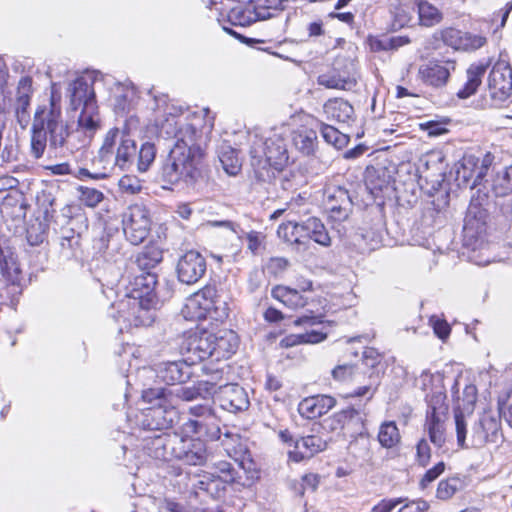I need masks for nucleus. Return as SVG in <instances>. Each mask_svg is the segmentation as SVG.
<instances>
[{"label":"nucleus","instance_id":"nucleus-53","mask_svg":"<svg viewBox=\"0 0 512 512\" xmlns=\"http://www.w3.org/2000/svg\"><path fill=\"white\" fill-rule=\"evenodd\" d=\"M205 420L206 417L204 416H192L182 424L180 432L186 436L192 435L201 438L203 437Z\"/></svg>","mask_w":512,"mask_h":512},{"label":"nucleus","instance_id":"nucleus-47","mask_svg":"<svg viewBox=\"0 0 512 512\" xmlns=\"http://www.w3.org/2000/svg\"><path fill=\"white\" fill-rule=\"evenodd\" d=\"M462 489L463 481L459 477H448L438 483L435 497L441 501H448Z\"/></svg>","mask_w":512,"mask_h":512},{"label":"nucleus","instance_id":"nucleus-24","mask_svg":"<svg viewBox=\"0 0 512 512\" xmlns=\"http://www.w3.org/2000/svg\"><path fill=\"white\" fill-rule=\"evenodd\" d=\"M175 432H161L149 437H143L144 450L151 458L160 461L172 460Z\"/></svg>","mask_w":512,"mask_h":512},{"label":"nucleus","instance_id":"nucleus-27","mask_svg":"<svg viewBox=\"0 0 512 512\" xmlns=\"http://www.w3.org/2000/svg\"><path fill=\"white\" fill-rule=\"evenodd\" d=\"M326 446L327 442L322 437L308 435L295 441L294 449L289 451V458L294 462H300L325 450Z\"/></svg>","mask_w":512,"mask_h":512},{"label":"nucleus","instance_id":"nucleus-41","mask_svg":"<svg viewBox=\"0 0 512 512\" xmlns=\"http://www.w3.org/2000/svg\"><path fill=\"white\" fill-rule=\"evenodd\" d=\"M365 186L368 192L377 199L389 190L390 184L384 172L381 175L376 170H368L365 177Z\"/></svg>","mask_w":512,"mask_h":512},{"label":"nucleus","instance_id":"nucleus-10","mask_svg":"<svg viewBox=\"0 0 512 512\" xmlns=\"http://www.w3.org/2000/svg\"><path fill=\"white\" fill-rule=\"evenodd\" d=\"M122 223L125 237L133 245L141 244L149 235L151 218L148 209L142 204L129 206Z\"/></svg>","mask_w":512,"mask_h":512},{"label":"nucleus","instance_id":"nucleus-52","mask_svg":"<svg viewBox=\"0 0 512 512\" xmlns=\"http://www.w3.org/2000/svg\"><path fill=\"white\" fill-rule=\"evenodd\" d=\"M493 191L496 196H506L512 192V165L499 173L493 182Z\"/></svg>","mask_w":512,"mask_h":512},{"label":"nucleus","instance_id":"nucleus-36","mask_svg":"<svg viewBox=\"0 0 512 512\" xmlns=\"http://www.w3.org/2000/svg\"><path fill=\"white\" fill-rule=\"evenodd\" d=\"M137 97L136 88L132 84H115L113 106L116 113H125L133 106Z\"/></svg>","mask_w":512,"mask_h":512},{"label":"nucleus","instance_id":"nucleus-54","mask_svg":"<svg viewBox=\"0 0 512 512\" xmlns=\"http://www.w3.org/2000/svg\"><path fill=\"white\" fill-rule=\"evenodd\" d=\"M156 156V148L154 144L145 142L142 144L138 155V170L146 172L153 163Z\"/></svg>","mask_w":512,"mask_h":512},{"label":"nucleus","instance_id":"nucleus-19","mask_svg":"<svg viewBox=\"0 0 512 512\" xmlns=\"http://www.w3.org/2000/svg\"><path fill=\"white\" fill-rule=\"evenodd\" d=\"M324 206L333 219L342 221L348 217L352 201L346 189L333 186L324 192Z\"/></svg>","mask_w":512,"mask_h":512},{"label":"nucleus","instance_id":"nucleus-64","mask_svg":"<svg viewBox=\"0 0 512 512\" xmlns=\"http://www.w3.org/2000/svg\"><path fill=\"white\" fill-rule=\"evenodd\" d=\"M430 505L426 500L418 499L406 502L398 512H426Z\"/></svg>","mask_w":512,"mask_h":512},{"label":"nucleus","instance_id":"nucleus-11","mask_svg":"<svg viewBox=\"0 0 512 512\" xmlns=\"http://www.w3.org/2000/svg\"><path fill=\"white\" fill-rule=\"evenodd\" d=\"M172 459L187 465H203L208 458L206 444L201 438L175 433Z\"/></svg>","mask_w":512,"mask_h":512},{"label":"nucleus","instance_id":"nucleus-22","mask_svg":"<svg viewBox=\"0 0 512 512\" xmlns=\"http://www.w3.org/2000/svg\"><path fill=\"white\" fill-rule=\"evenodd\" d=\"M157 284L156 274L150 271L140 270L126 286L125 296L135 297L136 299L150 300L157 303L155 287Z\"/></svg>","mask_w":512,"mask_h":512},{"label":"nucleus","instance_id":"nucleus-37","mask_svg":"<svg viewBox=\"0 0 512 512\" xmlns=\"http://www.w3.org/2000/svg\"><path fill=\"white\" fill-rule=\"evenodd\" d=\"M272 297L291 309L303 308L307 304V298L304 297L298 289L287 286H276L272 289Z\"/></svg>","mask_w":512,"mask_h":512},{"label":"nucleus","instance_id":"nucleus-28","mask_svg":"<svg viewBox=\"0 0 512 512\" xmlns=\"http://www.w3.org/2000/svg\"><path fill=\"white\" fill-rule=\"evenodd\" d=\"M231 484V478H220L216 473H205L198 480H196L192 487L195 492L203 491L210 495L212 498H219L223 495L227 485Z\"/></svg>","mask_w":512,"mask_h":512},{"label":"nucleus","instance_id":"nucleus-45","mask_svg":"<svg viewBox=\"0 0 512 512\" xmlns=\"http://www.w3.org/2000/svg\"><path fill=\"white\" fill-rule=\"evenodd\" d=\"M163 259V252L156 246L145 247L137 256L136 263L140 270L150 271Z\"/></svg>","mask_w":512,"mask_h":512},{"label":"nucleus","instance_id":"nucleus-44","mask_svg":"<svg viewBox=\"0 0 512 512\" xmlns=\"http://www.w3.org/2000/svg\"><path fill=\"white\" fill-rule=\"evenodd\" d=\"M326 339V334L320 331L311 330L302 334H290L285 336L280 345L284 348L294 347L299 344H316Z\"/></svg>","mask_w":512,"mask_h":512},{"label":"nucleus","instance_id":"nucleus-8","mask_svg":"<svg viewBox=\"0 0 512 512\" xmlns=\"http://www.w3.org/2000/svg\"><path fill=\"white\" fill-rule=\"evenodd\" d=\"M221 373L222 371L217 369L214 375H212L211 380L206 381V384L209 385L207 391L214 394L221 408L228 412L236 413L247 410L250 401L243 387L235 383L217 386L216 380L221 378Z\"/></svg>","mask_w":512,"mask_h":512},{"label":"nucleus","instance_id":"nucleus-31","mask_svg":"<svg viewBox=\"0 0 512 512\" xmlns=\"http://www.w3.org/2000/svg\"><path fill=\"white\" fill-rule=\"evenodd\" d=\"M216 338L213 341L214 360L219 361L221 359L229 358L235 353L238 347V337L231 330H220L214 333Z\"/></svg>","mask_w":512,"mask_h":512},{"label":"nucleus","instance_id":"nucleus-38","mask_svg":"<svg viewBox=\"0 0 512 512\" xmlns=\"http://www.w3.org/2000/svg\"><path fill=\"white\" fill-rule=\"evenodd\" d=\"M78 126L86 135L92 137L100 128V116L97 103H88L87 107L80 109Z\"/></svg>","mask_w":512,"mask_h":512},{"label":"nucleus","instance_id":"nucleus-34","mask_svg":"<svg viewBox=\"0 0 512 512\" xmlns=\"http://www.w3.org/2000/svg\"><path fill=\"white\" fill-rule=\"evenodd\" d=\"M487 67L488 64L485 62L474 63L469 66L467 69V81L463 88L457 92L459 98L466 99L476 93Z\"/></svg>","mask_w":512,"mask_h":512},{"label":"nucleus","instance_id":"nucleus-3","mask_svg":"<svg viewBox=\"0 0 512 512\" xmlns=\"http://www.w3.org/2000/svg\"><path fill=\"white\" fill-rule=\"evenodd\" d=\"M250 154L255 178L261 183H271L288 162L285 140L277 134L253 142Z\"/></svg>","mask_w":512,"mask_h":512},{"label":"nucleus","instance_id":"nucleus-51","mask_svg":"<svg viewBox=\"0 0 512 512\" xmlns=\"http://www.w3.org/2000/svg\"><path fill=\"white\" fill-rule=\"evenodd\" d=\"M345 414L347 415L345 429L352 433L362 434L365 430V414L352 407L346 408Z\"/></svg>","mask_w":512,"mask_h":512},{"label":"nucleus","instance_id":"nucleus-39","mask_svg":"<svg viewBox=\"0 0 512 512\" xmlns=\"http://www.w3.org/2000/svg\"><path fill=\"white\" fill-rule=\"evenodd\" d=\"M447 418L426 417L424 430L428 434L430 442L437 448H442L446 442Z\"/></svg>","mask_w":512,"mask_h":512},{"label":"nucleus","instance_id":"nucleus-4","mask_svg":"<svg viewBox=\"0 0 512 512\" xmlns=\"http://www.w3.org/2000/svg\"><path fill=\"white\" fill-rule=\"evenodd\" d=\"M148 403L157 401L153 406L144 408L134 417L135 425L143 431H160L172 427L177 419V410L168 399L164 388H150L143 392Z\"/></svg>","mask_w":512,"mask_h":512},{"label":"nucleus","instance_id":"nucleus-21","mask_svg":"<svg viewBox=\"0 0 512 512\" xmlns=\"http://www.w3.org/2000/svg\"><path fill=\"white\" fill-rule=\"evenodd\" d=\"M156 378L168 385L185 382L191 375L190 363L184 360L165 361L158 363L153 368Z\"/></svg>","mask_w":512,"mask_h":512},{"label":"nucleus","instance_id":"nucleus-13","mask_svg":"<svg viewBox=\"0 0 512 512\" xmlns=\"http://www.w3.org/2000/svg\"><path fill=\"white\" fill-rule=\"evenodd\" d=\"M214 333L202 330L190 334L182 345V353L190 365L197 364L209 358L214 359Z\"/></svg>","mask_w":512,"mask_h":512},{"label":"nucleus","instance_id":"nucleus-25","mask_svg":"<svg viewBox=\"0 0 512 512\" xmlns=\"http://www.w3.org/2000/svg\"><path fill=\"white\" fill-rule=\"evenodd\" d=\"M32 94V78L29 76L22 77L18 82L14 103L15 116L22 128H26L30 121L29 106Z\"/></svg>","mask_w":512,"mask_h":512},{"label":"nucleus","instance_id":"nucleus-5","mask_svg":"<svg viewBox=\"0 0 512 512\" xmlns=\"http://www.w3.org/2000/svg\"><path fill=\"white\" fill-rule=\"evenodd\" d=\"M136 153V143L125 131L118 128L110 129L99 149L98 161L103 170H114L115 167L124 170L130 166Z\"/></svg>","mask_w":512,"mask_h":512},{"label":"nucleus","instance_id":"nucleus-15","mask_svg":"<svg viewBox=\"0 0 512 512\" xmlns=\"http://www.w3.org/2000/svg\"><path fill=\"white\" fill-rule=\"evenodd\" d=\"M456 69V62L451 59H431L419 66L418 78L433 88L444 87L450 75Z\"/></svg>","mask_w":512,"mask_h":512},{"label":"nucleus","instance_id":"nucleus-6","mask_svg":"<svg viewBox=\"0 0 512 512\" xmlns=\"http://www.w3.org/2000/svg\"><path fill=\"white\" fill-rule=\"evenodd\" d=\"M228 305L217 295L216 289L206 286L187 298L182 314L189 320H205L223 322L228 318Z\"/></svg>","mask_w":512,"mask_h":512},{"label":"nucleus","instance_id":"nucleus-40","mask_svg":"<svg viewBox=\"0 0 512 512\" xmlns=\"http://www.w3.org/2000/svg\"><path fill=\"white\" fill-rule=\"evenodd\" d=\"M417 11L420 24L425 27L435 26L443 19V13L426 0H417Z\"/></svg>","mask_w":512,"mask_h":512},{"label":"nucleus","instance_id":"nucleus-20","mask_svg":"<svg viewBox=\"0 0 512 512\" xmlns=\"http://www.w3.org/2000/svg\"><path fill=\"white\" fill-rule=\"evenodd\" d=\"M318 84L329 89H338L350 91L357 85L355 65L348 61L345 70L340 71L337 68L318 76Z\"/></svg>","mask_w":512,"mask_h":512},{"label":"nucleus","instance_id":"nucleus-62","mask_svg":"<svg viewBox=\"0 0 512 512\" xmlns=\"http://www.w3.org/2000/svg\"><path fill=\"white\" fill-rule=\"evenodd\" d=\"M355 369V366L352 364L337 365L331 371V375L335 381L345 382L350 380L354 376Z\"/></svg>","mask_w":512,"mask_h":512},{"label":"nucleus","instance_id":"nucleus-35","mask_svg":"<svg viewBox=\"0 0 512 512\" xmlns=\"http://www.w3.org/2000/svg\"><path fill=\"white\" fill-rule=\"evenodd\" d=\"M302 222L298 223L292 220H289L285 223H282L277 229V235L283 241L293 245L297 250L306 249L307 241L303 238V232L301 230Z\"/></svg>","mask_w":512,"mask_h":512},{"label":"nucleus","instance_id":"nucleus-26","mask_svg":"<svg viewBox=\"0 0 512 512\" xmlns=\"http://www.w3.org/2000/svg\"><path fill=\"white\" fill-rule=\"evenodd\" d=\"M335 404L336 400L329 395L310 396L300 401L298 412L306 419H316L326 414Z\"/></svg>","mask_w":512,"mask_h":512},{"label":"nucleus","instance_id":"nucleus-30","mask_svg":"<svg viewBox=\"0 0 512 512\" xmlns=\"http://www.w3.org/2000/svg\"><path fill=\"white\" fill-rule=\"evenodd\" d=\"M191 416L206 417L204 424L203 436L210 440H219L221 437L220 420L214 413L213 409L208 405H195L189 408Z\"/></svg>","mask_w":512,"mask_h":512},{"label":"nucleus","instance_id":"nucleus-42","mask_svg":"<svg viewBox=\"0 0 512 512\" xmlns=\"http://www.w3.org/2000/svg\"><path fill=\"white\" fill-rule=\"evenodd\" d=\"M219 161L224 171L231 176L237 175L241 170V160L237 150L230 146H222L219 150Z\"/></svg>","mask_w":512,"mask_h":512},{"label":"nucleus","instance_id":"nucleus-48","mask_svg":"<svg viewBox=\"0 0 512 512\" xmlns=\"http://www.w3.org/2000/svg\"><path fill=\"white\" fill-rule=\"evenodd\" d=\"M463 230L471 237L481 234L485 230L484 213L480 210L475 212L474 208H470L464 220Z\"/></svg>","mask_w":512,"mask_h":512},{"label":"nucleus","instance_id":"nucleus-55","mask_svg":"<svg viewBox=\"0 0 512 512\" xmlns=\"http://www.w3.org/2000/svg\"><path fill=\"white\" fill-rule=\"evenodd\" d=\"M487 43L486 37L463 31L460 51H475Z\"/></svg>","mask_w":512,"mask_h":512},{"label":"nucleus","instance_id":"nucleus-23","mask_svg":"<svg viewBox=\"0 0 512 512\" xmlns=\"http://www.w3.org/2000/svg\"><path fill=\"white\" fill-rule=\"evenodd\" d=\"M93 84V78L81 76L69 85L70 106L73 110L87 107L90 102L97 103Z\"/></svg>","mask_w":512,"mask_h":512},{"label":"nucleus","instance_id":"nucleus-14","mask_svg":"<svg viewBox=\"0 0 512 512\" xmlns=\"http://www.w3.org/2000/svg\"><path fill=\"white\" fill-rule=\"evenodd\" d=\"M297 118L301 125L292 131V143L302 155L313 156L318 146L319 120L308 114H299Z\"/></svg>","mask_w":512,"mask_h":512},{"label":"nucleus","instance_id":"nucleus-46","mask_svg":"<svg viewBox=\"0 0 512 512\" xmlns=\"http://www.w3.org/2000/svg\"><path fill=\"white\" fill-rule=\"evenodd\" d=\"M400 433L394 421L381 424L378 432V441L384 448H392L400 442Z\"/></svg>","mask_w":512,"mask_h":512},{"label":"nucleus","instance_id":"nucleus-16","mask_svg":"<svg viewBox=\"0 0 512 512\" xmlns=\"http://www.w3.org/2000/svg\"><path fill=\"white\" fill-rule=\"evenodd\" d=\"M490 97L497 103L506 101L512 93V68L504 61L495 63L488 75Z\"/></svg>","mask_w":512,"mask_h":512},{"label":"nucleus","instance_id":"nucleus-1","mask_svg":"<svg viewBox=\"0 0 512 512\" xmlns=\"http://www.w3.org/2000/svg\"><path fill=\"white\" fill-rule=\"evenodd\" d=\"M205 119L201 113L170 114L161 129L173 135L175 144L162 166L161 177L170 184L193 183L200 176L203 150L200 145Z\"/></svg>","mask_w":512,"mask_h":512},{"label":"nucleus","instance_id":"nucleus-18","mask_svg":"<svg viewBox=\"0 0 512 512\" xmlns=\"http://www.w3.org/2000/svg\"><path fill=\"white\" fill-rule=\"evenodd\" d=\"M272 16L271 12L262 6L261 0H250L245 4H238L228 12V22L233 26H248L252 23L265 20Z\"/></svg>","mask_w":512,"mask_h":512},{"label":"nucleus","instance_id":"nucleus-32","mask_svg":"<svg viewBox=\"0 0 512 512\" xmlns=\"http://www.w3.org/2000/svg\"><path fill=\"white\" fill-rule=\"evenodd\" d=\"M491 163L492 157L489 153L485 155L480 165L478 158L472 155L465 156L461 163L463 178L466 180L474 178L473 185L478 184L486 175Z\"/></svg>","mask_w":512,"mask_h":512},{"label":"nucleus","instance_id":"nucleus-43","mask_svg":"<svg viewBox=\"0 0 512 512\" xmlns=\"http://www.w3.org/2000/svg\"><path fill=\"white\" fill-rule=\"evenodd\" d=\"M446 395L441 390H437L426 396L427 411L426 417L447 418L448 405L445 402Z\"/></svg>","mask_w":512,"mask_h":512},{"label":"nucleus","instance_id":"nucleus-2","mask_svg":"<svg viewBox=\"0 0 512 512\" xmlns=\"http://www.w3.org/2000/svg\"><path fill=\"white\" fill-rule=\"evenodd\" d=\"M70 131L61 110V94L53 84L48 103L37 107L31 126V154L39 159L47 145L57 151L65 147Z\"/></svg>","mask_w":512,"mask_h":512},{"label":"nucleus","instance_id":"nucleus-49","mask_svg":"<svg viewBox=\"0 0 512 512\" xmlns=\"http://www.w3.org/2000/svg\"><path fill=\"white\" fill-rule=\"evenodd\" d=\"M463 31L455 27H445L434 32L433 38L442 41L444 45L460 50Z\"/></svg>","mask_w":512,"mask_h":512},{"label":"nucleus","instance_id":"nucleus-29","mask_svg":"<svg viewBox=\"0 0 512 512\" xmlns=\"http://www.w3.org/2000/svg\"><path fill=\"white\" fill-rule=\"evenodd\" d=\"M303 238L307 242L313 240L315 243L323 246L330 247L332 239L322 221L316 217H310L302 221Z\"/></svg>","mask_w":512,"mask_h":512},{"label":"nucleus","instance_id":"nucleus-50","mask_svg":"<svg viewBox=\"0 0 512 512\" xmlns=\"http://www.w3.org/2000/svg\"><path fill=\"white\" fill-rule=\"evenodd\" d=\"M318 128L320 129L321 135L325 142L332 145L333 147L341 149L347 144L348 137L335 127L319 121Z\"/></svg>","mask_w":512,"mask_h":512},{"label":"nucleus","instance_id":"nucleus-12","mask_svg":"<svg viewBox=\"0 0 512 512\" xmlns=\"http://www.w3.org/2000/svg\"><path fill=\"white\" fill-rule=\"evenodd\" d=\"M477 401V388L473 384L466 385L462 397L457 398V406L454 410L457 444L459 447H467L468 418H470Z\"/></svg>","mask_w":512,"mask_h":512},{"label":"nucleus","instance_id":"nucleus-58","mask_svg":"<svg viewBox=\"0 0 512 512\" xmlns=\"http://www.w3.org/2000/svg\"><path fill=\"white\" fill-rule=\"evenodd\" d=\"M214 471L212 473H216L218 477L224 479V478H231V484L236 481L237 478V471L235 470L232 463L227 461H219L214 464L213 467Z\"/></svg>","mask_w":512,"mask_h":512},{"label":"nucleus","instance_id":"nucleus-59","mask_svg":"<svg viewBox=\"0 0 512 512\" xmlns=\"http://www.w3.org/2000/svg\"><path fill=\"white\" fill-rule=\"evenodd\" d=\"M445 471V463L438 462L431 469L427 470L419 482L422 490L426 489L430 483L435 481Z\"/></svg>","mask_w":512,"mask_h":512},{"label":"nucleus","instance_id":"nucleus-7","mask_svg":"<svg viewBox=\"0 0 512 512\" xmlns=\"http://www.w3.org/2000/svg\"><path fill=\"white\" fill-rule=\"evenodd\" d=\"M156 304L150 300L125 296L112 305L111 316L118 324V330L121 333L133 327L149 326L154 321Z\"/></svg>","mask_w":512,"mask_h":512},{"label":"nucleus","instance_id":"nucleus-61","mask_svg":"<svg viewBox=\"0 0 512 512\" xmlns=\"http://www.w3.org/2000/svg\"><path fill=\"white\" fill-rule=\"evenodd\" d=\"M45 228L41 222L32 224L27 229V241L32 246H37L45 240Z\"/></svg>","mask_w":512,"mask_h":512},{"label":"nucleus","instance_id":"nucleus-56","mask_svg":"<svg viewBox=\"0 0 512 512\" xmlns=\"http://www.w3.org/2000/svg\"><path fill=\"white\" fill-rule=\"evenodd\" d=\"M80 200L88 207H96L103 199L104 195L101 191L86 186H79Z\"/></svg>","mask_w":512,"mask_h":512},{"label":"nucleus","instance_id":"nucleus-9","mask_svg":"<svg viewBox=\"0 0 512 512\" xmlns=\"http://www.w3.org/2000/svg\"><path fill=\"white\" fill-rule=\"evenodd\" d=\"M503 441L504 434L500 417L491 413H483L473 423L469 437H466V448L479 449Z\"/></svg>","mask_w":512,"mask_h":512},{"label":"nucleus","instance_id":"nucleus-17","mask_svg":"<svg viewBox=\"0 0 512 512\" xmlns=\"http://www.w3.org/2000/svg\"><path fill=\"white\" fill-rule=\"evenodd\" d=\"M206 269L204 256L198 251L190 250L179 258L176 272L180 282L191 285L204 276Z\"/></svg>","mask_w":512,"mask_h":512},{"label":"nucleus","instance_id":"nucleus-63","mask_svg":"<svg viewBox=\"0 0 512 512\" xmlns=\"http://www.w3.org/2000/svg\"><path fill=\"white\" fill-rule=\"evenodd\" d=\"M346 419L347 415L345 414V409H343L325 419L324 424L331 431L341 430L346 428Z\"/></svg>","mask_w":512,"mask_h":512},{"label":"nucleus","instance_id":"nucleus-57","mask_svg":"<svg viewBox=\"0 0 512 512\" xmlns=\"http://www.w3.org/2000/svg\"><path fill=\"white\" fill-rule=\"evenodd\" d=\"M119 188L123 193L135 195L142 191V181L134 175H124L119 180Z\"/></svg>","mask_w":512,"mask_h":512},{"label":"nucleus","instance_id":"nucleus-60","mask_svg":"<svg viewBox=\"0 0 512 512\" xmlns=\"http://www.w3.org/2000/svg\"><path fill=\"white\" fill-rule=\"evenodd\" d=\"M446 124V122L430 120L420 123V129L427 132L429 137H436L448 133Z\"/></svg>","mask_w":512,"mask_h":512},{"label":"nucleus","instance_id":"nucleus-33","mask_svg":"<svg viewBox=\"0 0 512 512\" xmlns=\"http://www.w3.org/2000/svg\"><path fill=\"white\" fill-rule=\"evenodd\" d=\"M323 111L328 120L340 123H348L354 117L353 106L342 98L328 100L323 106Z\"/></svg>","mask_w":512,"mask_h":512}]
</instances>
